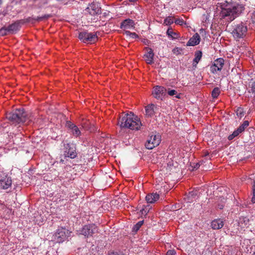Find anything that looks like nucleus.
<instances>
[{
	"label": "nucleus",
	"mask_w": 255,
	"mask_h": 255,
	"mask_svg": "<svg viewBox=\"0 0 255 255\" xmlns=\"http://www.w3.org/2000/svg\"><path fill=\"white\" fill-rule=\"evenodd\" d=\"M65 157L71 159L76 158L77 156L76 145L73 143H67L65 145L64 153Z\"/></svg>",
	"instance_id": "1a4fd4ad"
},
{
	"label": "nucleus",
	"mask_w": 255,
	"mask_h": 255,
	"mask_svg": "<svg viewBox=\"0 0 255 255\" xmlns=\"http://www.w3.org/2000/svg\"><path fill=\"white\" fill-rule=\"evenodd\" d=\"M108 255H119V254L117 252L110 251L109 252Z\"/></svg>",
	"instance_id": "79ce46f5"
},
{
	"label": "nucleus",
	"mask_w": 255,
	"mask_h": 255,
	"mask_svg": "<svg viewBox=\"0 0 255 255\" xmlns=\"http://www.w3.org/2000/svg\"><path fill=\"white\" fill-rule=\"evenodd\" d=\"M143 224V220L140 221L137 223L132 228V231L134 232H137L140 228L141 227V226Z\"/></svg>",
	"instance_id": "7c9ffc66"
},
{
	"label": "nucleus",
	"mask_w": 255,
	"mask_h": 255,
	"mask_svg": "<svg viewBox=\"0 0 255 255\" xmlns=\"http://www.w3.org/2000/svg\"><path fill=\"white\" fill-rule=\"evenodd\" d=\"M225 60L223 58H220L215 60L211 67V70L213 73L220 71L224 65Z\"/></svg>",
	"instance_id": "f8f14e48"
},
{
	"label": "nucleus",
	"mask_w": 255,
	"mask_h": 255,
	"mask_svg": "<svg viewBox=\"0 0 255 255\" xmlns=\"http://www.w3.org/2000/svg\"><path fill=\"white\" fill-rule=\"evenodd\" d=\"M2 0H0V5L2 4Z\"/></svg>",
	"instance_id": "de8ad7c7"
},
{
	"label": "nucleus",
	"mask_w": 255,
	"mask_h": 255,
	"mask_svg": "<svg viewBox=\"0 0 255 255\" xmlns=\"http://www.w3.org/2000/svg\"><path fill=\"white\" fill-rule=\"evenodd\" d=\"M128 1L130 2L134 3V2H136L137 1H138V0H128Z\"/></svg>",
	"instance_id": "49530a36"
},
{
	"label": "nucleus",
	"mask_w": 255,
	"mask_h": 255,
	"mask_svg": "<svg viewBox=\"0 0 255 255\" xmlns=\"http://www.w3.org/2000/svg\"><path fill=\"white\" fill-rule=\"evenodd\" d=\"M234 138H235V136H234L232 134H230V135L228 136V139H229V140H231L233 139Z\"/></svg>",
	"instance_id": "c03bdc74"
},
{
	"label": "nucleus",
	"mask_w": 255,
	"mask_h": 255,
	"mask_svg": "<svg viewBox=\"0 0 255 255\" xmlns=\"http://www.w3.org/2000/svg\"><path fill=\"white\" fill-rule=\"evenodd\" d=\"M151 208V207H150L149 205L144 206V208H142L140 210V213L141 215L146 216L147 214V213L149 212L150 209Z\"/></svg>",
	"instance_id": "c756f323"
},
{
	"label": "nucleus",
	"mask_w": 255,
	"mask_h": 255,
	"mask_svg": "<svg viewBox=\"0 0 255 255\" xmlns=\"http://www.w3.org/2000/svg\"><path fill=\"white\" fill-rule=\"evenodd\" d=\"M85 11L91 15H99L101 13V8L99 5L92 3L86 8Z\"/></svg>",
	"instance_id": "9b49d317"
},
{
	"label": "nucleus",
	"mask_w": 255,
	"mask_h": 255,
	"mask_svg": "<svg viewBox=\"0 0 255 255\" xmlns=\"http://www.w3.org/2000/svg\"><path fill=\"white\" fill-rule=\"evenodd\" d=\"M176 50H176V52L178 51V48H176Z\"/></svg>",
	"instance_id": "603ef678"
},
{
	"label": "nucleus",
	"mask_w": 255,
	"mask_h": 255,
	"mask_svg": "<svg viewBox=\"0 0 255 255\" xmlns=\"http://www.w3.org/2000/svg\"><path fill=\"white\" fill-rule=\"evenodd\" d=\"M118 124L121 128H126L132 130H139L142 126L138 117L131 112L122 113L119 119Z\"/></svg>",
	"instance_id": "f03ea898"
},
{
	"label": "nucleus",
	"mask_w": 255,
	"mask_h": 255,
	"mask_svg": "<svg viewBox=\"0 0 255 255\" xmlns=\"http://www.w3.org/2000/svg\"><path fill=\"white\" fill-rule=\"evenodd\" d=\"M209 154V153L207 152L205 154V156H206Z\"/></svg>",
	"instance_id": "8fccbe9b"
},
{
	"label": "nucleus",
	"mask_w": 255,
	"mask_h": 255,
	"mask_svg": "<svg viewBox=\"0 0 255 255\" xmlns=\"http://www.w3.org/2000/svg\"><path fill=\"white\" fill-rule=\"evenodd\" d=\"M251 19L253 23H255V10L252 13Z\"/></svg>",
	"instance_id": "a19ab883"
},
{
	"label": "nucleus",
	"mask_w": 255,
	"mask_h": 255,
	"mask_svg": "<svg viewBox=\"0 0 255 255\" xmlns=\"http://www.w3.org/2000/svg\"><path fill=\"white\" fill-rule=\"evenodd\" d=\"M202 56V52L201 51H197L195 53V58L193 60L194 63H195L196 64L198 63L199 61L201 60Z\"/></svg>",
	"instance_id": "4be33fe9"
},
{
	"label": "nucleus",
	"mask_w": 255,
	"mask_h": 255,
	"mask_svg": "<svg viewBox=\"0 0 255 255\" xmlns=\"http://www.w3.org/2000/svg\"><path fill=\"white\" fill-rule=\"evenodd\" d=\"M243 131L241 130H240V128H238L237 130H235L232 134L235 137L237 136L240 133H242Z\"/></svg>",
	"instance_id": "58836bf2"
},
{
	"label": "nucleus",
	"mask_w": 255,
	"mask_h": 255,
	"mask_svg": "<svg viewBox=\"0 0 255 255\" xmlns=\"http://www.w3.org/2000/svg\"><path fill=\"white\" fill-rule=\"evenodd\" d=\"M161 141L160 136L159 134H152L145 143V146L147 149H152L158 146Z\"/></svg>",
	"instance_id": "6e6552de"
},
{
	"label": "nucleus",
	"mask_w": 255,
	"mask_h": 255,
	"mask_svg": "<svg viewBox=\"0 0 255 255\" xmlns=\"http://www.w3.org/2000/svg\"><path fill=\"white\" fill-rule=\"evenodd\" d=\"M176 254V252L174 250H168L166 252V255H175Z\"/></svg>",
	"instance_id": "ea45409f"
},
{
	"label": "nucleus",
	"mask_w": 255,
	"mask_h": 255,
	"mask_svg": "<svg viewBox=\"0 0 255 255\" xmlns=\"http://www.w3.org/2000/svg\"><path fill=\"white\" fill-rule=\"evenodd\" d=\"M20 24V20H18L7 26L9 33H13L19 30Z\"/></svg>",
	"instance_id": "aec40b11"
},
{
	"label": "nucleus",
	"mask_w": 255,
	"mask_h": 255,
	"mask_svg": "<svg viewBox=\"0 0 255 255\" xmlns=\"http://www.w3.org/2000/svg\"><path fill=\"white\" fill-rule=\"evenodd\" d=\"M249 125V122L248 121H245L239 127L240 128V130H241L242 131H244L245 128L248 127Z\"/></svg>",
	"instance_id": "72a5a7b5"
},
{
	"label": "nucleus",
	"mask_w": 255,
	"mask_h": 255,
	"mask_svg": "<svg viewBox=\"0 0 255 255\" xmlns=\"http://www.w3.org/2000/svg\"><path fill=\"white\" fill-rule=\"evenodd\" d=\"M51 16L50 14H45L42 16L37 17V18H33L28 17V18L24 19L19 20L21 24H23L25 23L31 22L32 23H35L36 21H40L44 19H47Z\"/></svg>",
	"instance_id": "ddd939ff"
},
{
	"label": "nucleus",
	"mask_w": 255,
	"mask_h": 255,
	"mask_svg": "<svg viewBox=\"0 0 255 255\" xmlns=\"http://www.w3.org/2000/svg\"><path fill=\"white\" fill-rule=\"evenodd\" d=\"M11 179L7 177L0 180V189H7L11 185Z\"/></svg>",
	"instance_id": "2eb2a0df"
},
{
	"label": "nucleus",
	"mask_w": 255,
	"mask_h": 255,
	"mask_svg": "<svg viewBox=\"0 0 255 255\" xmlns=\"http://www.w3.org/2000/svg\"><path fill=\"white\" fill-rule=\"evenodd\" d=\"M221 92L220 89L218 87H215L214 88L211 93V95L213 98H217L220 95Z\"/></svg>",
	"instance_id": "bb28decb"
},
{
	"label": "nucleus",
	"mask_w": 255,
	"mask_h": 255,
	"mask_svg": "<svg viewBox=\"0 0 255 255\" xmlns=\"http://www.w3.org/2000/svg\"><path fill=\"white\" fill-rule=\"evenodd\" d=\"M200 36L199 34L196 33L191 37L187 43V46H195L199 44L200 42Z\"/></svg>",
	"instance_id": "dca6fc26"
},
{
	"label": "nucleus",
	"mask_w": 255,
	"mask_h": 255,
	"mask_svg": "<svg viewBox=\"0 0 255 255\" xmlns=\"http://www.w3.org/2000/svg\"><path fill=\"white\" fill-rule=\"evenodd\" d=\"M173 17L172 16H168L164 20V23L166 25H170L174 22Z\"/></svg>",
	"instance_id": "c85d7f7f"
},
{
	"label": "nucleus",
	"mask_w": 255,
	"mask_h": 255,
	"mask_svg": "<svg viewBox=\"0 0 255 255\" xmlns=\"http://www.w3.org/2000/svg\"><path fill=\"white\" fill-rule=\"evenodd\" d=\"M176 50V48L173 49V51L174 53H175Z\"/></svg>",
	"instance_id": "09e8293b"
},
{
	"label": "nucleus",
	"mask_w": 255,
	"mask_h": 255,
	"mask_svg": "<svg viewBox=\"0 0 255 255\" xmlns=\"http://www.w3.org/2000/svg\"><path fill=\"white\" fill-rule=\"evenodd\" d=\"M159 198V195L156 193L148 194L145 197V200L148 203H153Z\"/></svg>",
	"instance_id": "6ab92c4d"
},
{
	"label": "nucleus",
	"mask_w": 255,
	"mask_h": 255,
	"mask_svg": "<svg viewBox=\"0 0 255 255\" xmlns=\"http://www.w3.org/2000/svg\"><path fill=\"white\" fill-rule=\"evenodd\" d=\"M166 93L169 95V96H174L176 95L175 97L177 99H180L181 98V94H177V92L175 90H171L170 89H168L167 90Z\"/></svg>",
	"instance_id": "a878e982"
},
{
	"label": "nucleus",
	"mask_w": 255,
	"mask_h": 255,
	"mask_svg": "<svg viewBox=\"0 0 255 255\" xmlns=\"http://www.w3.org/2000/svg\"><path fill=\"white\" fill-rule=\"evenodd\" d=\"M81 125L82 127L86 130H88L90 128V122L89 120L83 119L82 120Z\"/></svg>",
	"instance_id": "5701e85b"
},
{
	"label": "nucleus",
	"mask_w": 255,
	"mask_h": 255,
	"mask_svg": "<svg viewBox=\"0 0 255 255\" xmlns=\"http://www.w3.org/2000/svg\"><path fill=\"white\" fill-rule=\"evenodd\" d=\"M249 221L250 220L248 218L242 216L239 218V224L241 226H246L249 224Z\"/></svg>",
	"instance_id": "b1692460"
},
{
	"label": "nucleus",
	"mask_w": 255,
	"mask_h": 255,
	"mask_svg": "<svg viewBox=\"0 0 255 255\" xmlns=\"http://www.w3.org/2000/svg\"><path fill=\"white\" fill-rule=\"evenodd\" d=\"M224 225L223 221L221 219H217L211 222V227L214 230H219L223 228Z\"/></svg>",
	"instance_id": "a211bd4d"
},
{
	"label": "nucleus",
	"mask_w": 255,
	"mask_h": 255,
	"mask_svg": "<svg viewBox=\"0 0 255 255\" xmlns=\"http://www.w3.org/2000/svg\"><path fill=\"white\" fill-rule=\"evenodd\" d=\"M145 49L147 51V53L144 55L143 58L147 64H152L153 63V58L154 56L153 50L151 48L148 47H145Z\"/></svg>",
	"instance_id": "4468645a"
},
{
	"label": "nucleus",
	"mask_w": 255,
	"mask_h": 255,
	"mask_svg": "<svg viewBox=\"0 0 255 255\" xmlns=\"http://www.w3.org/2000/svg\"><path fill=\"white\" fill-rule=\"evenodd\" d=\"M9 33L7 27H3L0 29V36H5Z\"/></svg>",
	"instance_id": "2f4dec72"
},
{
	"label": "nucleus",
	"mask_w": 255,
	"mask_h": 255,
	"mask_svg": "<svg viewBox=\"0 0 255 255\" xmlns=\"http://www.w3.org/2000/svg\"><path fill=\"white\" fill-rule=\"evenodd\" d=\"M247 31V26L242 22L233 26L232 34L235 39L238 40L244 38L246 36Z\"/></svg>",
	"instance_id": "20e7f679"
},
{
	"label": "nucleus",
	"mask_w": 255,
	"mask_h": 255,
	"mask_svg": "<svg viewBox=\"0 0 255 255\" xmlns=\"http://www.w3.org/2000/svg\"><path fill=\"white\" fill-rule=\"evenodd\" d=\"M252 255H255V251L253 252V253Z\"/></svg>",
	"instance_id": "3c124183"
},
{
	"label": "nucleus",
	"mask_w": 255,
	"mask_h": 255,
	"mask_svg": "<svg viewBox=\"0 0 255 255\" xmlns=\"http://www.w3.org/2000/svg\"><path fill=\"white\" fill-rule=\"evenodd\" d=\"M167 34L169 36L172 38H175V36H177V33L173 31L171 27H169L167 30Z\"/></svg>",
	"instance_id": "473e14b6"
},
{
	"label": "nucleus",
	"mask_w": 255,
	"mask_h": 255,
	"mask_svg": "<svg viewBox=\"0 0 255 255\" xmlns=\"http://www.w3.org/2000/svg\"><path fill=\"white\" fill-rule=\"evenodd\" d=\"M71 232L65 228L58 229L54 235V240L57 243H62L70 236Z\"/></svg>",
	"instance_id": "0eeeda50"
},
{
	"label": "nucleus",
	"mask_w": 255,
	"mask_h": 255,
	"mask_svg": "<svg viewBox=\"0 0 255 255\" xmlns=\"http://www.w3.org/2000/svg\"><path fill=\"white\" fill-rule=\"evenodd\" d=\"M252 192L253 197L252 198V202L254 203H255V180H254L252 184Z\"/></svg>",
	"instance_id": "f704fd0d"
},
{
	"label": "nucleus",
	"mask_w": 255,
	"mask_h": 255,
	"mask_svg": "<svg viewBox=\"0 0 255 255\" xmlns=\"http://www.w3.org/2000/svg\"><path fill=\"white\" fill-rule=\"evenodd\" d=\"M6 118L11 124L15 125L24 124L28 119L27 113L22 108L6 113Z\"/></svg>",
	"instance_id": "7ed1b4c3"
},
{
	"label": "nucleus",
	"mask_w": 255,
	"mask_h": 255,
	"mask_svg": "<svg viewBox=\"0 0 255 255\" xmlns=\"http://www.w3.org/2000/svg\"><path fill=\"white\" fill-rule=\"evenodd\" d=\"M71 131L72 132V134L76 137L79 136L81 134L79 128L77 126H75L73 129H72Z\"/></svg>",
	"instance_id": "cd10ccee"
},
{
	"label": "nucleus",
	"mask_w": 255,
	"mask_h": 255,
	"mask_svg": "<svg viewBox=\"0 0 255 255\" xmlns=\"http://www.w3.org/2000/svg\"><path fill=\"white\" fill-rule=\"evenodd\" d=\"M78 38L84 43L88 44L94 43L98 40L96 32H88L87 31L80 32Z\"/></svg>",
	"instance_id": "39448f33"
},
{
	"label": "nucleus",
	"mask_w": 255,
	"mask_h": 255,
	"mask_svg": "<svg viewBox=\"0 0 255 255\" xmlns=\"http://www.w3.org/2000/svg\"><path fill=\"white\" fill-rule=\"evenodd\" d=\"M80 232V234L86 238H89L98 232V228L95 224H91L84 226Z\"/></svg>",
	"instance_id": "423d86ee"
},
{
	"label": "nucleus",
	"mask_w": 255,
	"mask_h": 255,
	"mask_svg": "<svg viewBox=\"0 0 255 255\" xmlns=\"http://www.w3.org/2000/svg\"><path fill=\"white\" fill-rule=\"evenodd\" d=\"M154 107V105L153 104L149 105L145 107L146 116L151 117L153 115L154 113L153 109Z\"/></svg>",
	"instance_id": "412c9836"
},
{
	"label": "nucleus",
	"mask_w": 255,
	"mask_h": 255,
	"mask_svg": "<svg viewBox=\"0 0 255 255\" xmlns=\"http://www.w3.org/2000/svg\"><path fill=\"white\" fill-rule=\"evenodd\" d=\"M75 126L76 125L72 123L70 121H67L66 123V127L71 130L75 127Z\"/></svg>",
	"instance_id": "e433bc0d"
},
{
	"label": "nucleus",
	"mask_w": 255,
	"mask_h": 255,
	"mask_svg": "<svg viewBox=\"0 0 255 255\" xmlns=\"http://www.w3.org/2000/svg\"><path fill=\"white\" fill-rule=\"evenodd\" d=\"M196 194L194 191H191L189 192V197H193L194 196H196Z\"/></svg>",
	"instance_id": "37998d69"
},
{
	"label": "nucleus",
	"mask_w": 255,
	"mask_h": 255,
	"mask_svg": "<svg viewBox=\"0 0 255 255\" xmlns=\"http://www.w3.org/2000/svg\"><path fill=\"white\" fill-rule=\"evenodd\" d=\"M167 90L162 86H156L154 88L152 94L157 99H162L166 94Z\"/></svg>",
	"instance_id": "9d476101"
},
{
	"label": "nucleus",
	"mask_w": 255,
	"mask_h": 255,
	"mask_svg": "<svg viewBox=\"0 0 255 255\" xmlns=\"http://www.w3.org/2000/svg\"><path fill=\"white\" fill-rule=\"evenodd\" d=\"M126 33L128 35H129L131 37L133 38H136L138 37V35L136 33H135V32H131L129 31H127Z\"/></svg>",
	"instance_id": "4c0bfd02"
},
{
	"label": "nucleus",
	"mask_w": 255,
	"mask_h": 255,
	"mask_svg": "<svg viewBox=\"0 0 255 255\" xmlns=\"http://www.w3.org/2000/svg\"><path fill=\"white\" fill-rule=\"evenodd\" d=\"M222 10L220 16L222 18H227L229 21H233L238 17L245 9L242 4H233L230 1H226L221 5Z\"/></svg>",
	"instance_id": "f257e3e1"
},
{
	"label": "nucleus",
	"mask_w": 255,
	"mask_h": 255,
	"mask_svg": "<svg viewBox=\"0 0 255 255\" xmlns=\"http://www.w3.org/2000/svg\"><path fill=\"white\" fill-rule=\"evenodd\" d=\"M174 22L175 24L179 25H183L184 24H186V22L183 19L180 18H177L175 20Z\"/></svg>",
	"instance_id": "c9c22d12"
},
{
	"label": "nucleus",
	"mask_w": 255,
	"mask_h": 255,
	"mask_svg": "<svg viewBox=\"0 0 255 255\" xmlns=\"http://www.w3.org/2000/svg\"><path fill=\"white\" fill-rule=\"evenodd\" d=\"M249 88L250 90L249 92L254 95V98L255 99V80L252 79L249 84Z\"/></svg>",
	"instance_id": "393cba45"
},
{
	"label": "nucleus",
	"mask_w": 255,
	"mask_h": 255,
	"mask_svg": "<svg viewBox=\"0 0 255 255\" xmlns=\"http://www.w3.org/2000/svg\"><path fill=\"white\" fill-rule=\"evenodd\" d=\"M134 21L131 19H126L121 23L120 27L123 29H130L134 27Z\"/></svg>",
	"instance_id": "f3484780"
},
{
	"label": "nucleus",
	"mask_w": 255,
	"mask_h": 255,
	"mask_svg": "<svg viewBox=\"0 0 255 255\" xmlns=\"http://www.w3.org/2000/svg\"><path fill=\"white\" fill-rule=\"evenodd\" d=\"M200 166V165L198 163H197L196 165L194 167L195 169H198Z\"/></svg>",
	"instance_id": "a18cd8bd"
}]
</instances>
